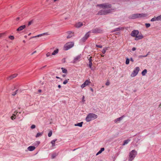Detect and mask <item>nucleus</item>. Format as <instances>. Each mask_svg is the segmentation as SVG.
Returning a JSON list of instances; mask_svg holds the SVG:
<instances>
[{"label": "nucleus", "mask_w": 161, "mask_h": 161, "mask_svg": "<svg viewBox=\"0 0 161 161\" xmlns=\"http://www.w3.org/2000/svg\"><path fill=\"white\" fill-rule=\"evenodd\" d=\"M123 117V116H122L120 117L117 118V119H115L114 120V122L115 123H117L118 121H120L121 120H122V119Z\"/></svg>", "instance_id": "412c9836"}, {"label": "nucleus", "mask_w": 161, "mask_h": 161, "mask_svg": "<svg viewBox=\"0 0 161 161\" xmlns=\"http://www.w3.org/2000/svg\"><path fill=\"white\" fill-rule=\"evenodd\" d=\"M36 51H34L33 53H32L31 54V55L33 54L34 53H36Z\"/></svg>", "instance_id": "09e8293b"}, {"label": "nucleus", "mask_w": 161, "mask_h": 161, "mask_svg": "<svg viewBox=\"0 0 161 161\" xmlns=\"http://www.w3.org/2000/svg\"><path fill=\"white\" fill-rule=\"evenodd\" d=\"M101 57H103L104 56V55H103V54H101Z\"/></svg>", "instance_id": "5fc2aeb1"}, {"label": "nucleus", "mask_w": 161, "mask_h": 161, "mask_svg": "<svg viewBox=\"0 0 161 161\" xmlns=\"http://www.w3.org/2000/svg\"><path fill=\"white\" fill-rule=\"evenodd\" d=\"M59 50L58 49H56V50L54 51L52 53V55H55L58 53V52Z\"/></svg>", "instance_id": "a211bd4d"}, {"label": "nucleus", "mask_w": 161, "mask_h": 161, "mask_svg": "<svg viewBox=\"0 0 161 161\" xmlns=\"http://www.w3.org/2000/svg\"><path fill=\"white\" fill-rule=\"evenodd\" d=\"M90 33V31H89L86 33L85 36L81 39V40L82 42H85L89 36V33Z\"/></svg>", "instance_id": "9d476101"}, {"label": "nucleus", "mask_w": 161, "mask_h": 161, "mask_svg": "<svg viewBox=\"0 0 161 161\" xmlns=\"http://www.w3.org/2000/svg\"><path fill=\"white\" fill-rule=\"evenodd\" d=\"M17 91L18 90H17L15 92H13V93L12 94V95L14 96L15 95H16L17 93Z\"/></svg>", "instance_id": "58836bf2"}, {"label": "nucleus", "mask_w": 161, "mask_h": 161, "mask_svg": "<svg viewBox=\"0 0 161 161\" xmlns=\"http://www.w3.org/2000/svg\"><path fill=\"white\" fill-rule=\"evenodd\" d=\"M90 90L92 91V92H93V90L92 88H91Z\"/></svg>", "instance_id": "603ef678"}, {"label": "nucleus", "mask_w": 161, "mask_h": 161, "mask_svg": "<svg viewBox=\"0 0 161 161\" xmlns=\"http://www.w3.org/2000/svg\"><path fill=\"white\" fill-rule=\"evenodd\" d=\"M63 77H65V75H63Z\"/></svg>", "instance_id": "6e6d98bb"}, {"label": "nucleus", "mask_w": 161, "mask_h": 161, "mask_svg": "<svg viewBox=\"0 0 161 161\" xmlns=\"http://www.w3.org/2000/svg\"><path fill=\"white\" fill-rule=\"evenodd\" d=\"M130 141V140L128 139L124 141V143L123 145H124L126 144H127Z\"/></svg>", "instance_id": "bb28decb"}, {"label": "nucleus", "mask_w": 161, "mask_h": 161, "mask_svg": "<svg viewBox=\"0 0 161 161\" xmlns=\"http://www.w3.org/2000/svg\"><path fill=\"white\" fill-rule=\"evenodd\" d=\"M105 84L107 86H109L110 85V82L108 80L107 81Z\"/></svg>", "instance_id": "4c0bfd02"}, {"label": "nucleus", "mask_w": 161, "mask_h": 161, "mask_svg": "<svg viewBox=\"0 0 161 161\" xmlns=\"http://www.w3.org/2000/svg\"><path fill=\"white\" fill-rule=\"evenodd\" d=\"M82 124H83V122H81L80 123H79L77 124H75V126H79L80 127H81L82 126Z\"/></svg>", "instance_id": "cd10ccee"}, {"label": "nucleus", "mask_w": 161, "mask_h": 161, "mask_svg": "<svg viewBox=\"0 0 161 161\" xmlns=\"http://www.w3.org/2000/svg\"><path fill=\"white\" fill-rule=\"evenodd\" d=\"M56 78H57V79H59V78H59V77H58V76H56Z\"/></svg>", "instance_id": "864d4df0"}, {"label": "nucleus", "mask_w": 161, "mask_h": 161, "mask_svg": "<svg viewBox=\"0 0 161 161\" xmlns=\"http://www.w3.org/2000/svg\"><path fill=\"white\" fill-rule=\"evenodd\" d=\"M97 6L100 8L103 9L99 11L97 14L98 15H106L112 12V9H110L111 5L108 3H104L98 4Z\"/></svg>", "instance_id": "f257e3e1"}, {"label": "nucleus", "mask_w": 161, "mask_h": 161, "mask_svg": "<svg viewBox=\"0 0 161 161\" xmlns=\"http://www.w3.org/2000/svg\"><path fill=\"white\" fill-rule=\"evenodd\" d=\"M35 149V147L34 146H30L28 147V149L30 151L34 150Z\"/></svg>", "instance_id": "6ab92c4d"}, {"label": "nucleus", "mask_w": 161, "mask_h": 161, "mask_svg": "<svg viewBox=\"0 0 161 161\" xmlns=\"http://www.w3.org/2000/svg\"><path fill=\"white\" fill-rule=\"evenodd\" d=\"M145 25L147 28H148L150 26V24L149 23H146Z\"/></svg>", "instance_id": "e433bc0d"}, {"label": "nucleus", "mask_w": 161, "mask_h": 161, "mask_svg": "<svg viewBox=\"0 0 161 161\" xmlns=\"http://www.w3.org/2000/svg\"><path fill=\"white\" fill-rule=\"evenodd\" d=\"M136 48L134 47H133V48H132V50L133 51H134L136 50Z\"/></svg>", "instance_id": "49530a36"}, {"label": "nucleus", "mask_w": 161, "mask_h": 161, "mask_svg": "<svg viewBox=\"0 0 161 161\" xmlns=\"http://www.w3.org/2000/svg\"><path fill=\"white\" fill-rule=\"evenodd\" d=\"M42 36V34H40V35H38L36 36L33 37H39L41 36Z\"/></svg>", "instance_id": "c03bdc74"}, {"label": "nucleus", "mask_w": 161, "mask_h": 161, "mask_svg": "<svg viewBox=\"0 0 161 161\" xmlns=\"http://www.w3.org/2000/svg\"><path fill=\"white\" fill-rule=\"evenodd\" d=\"M84 96H83V97H82V102H83V103H84L85 102V100H84Z\"/></svg>", "instance_id": "37998d69"}, {"label": "nucleus", "mask_w": 161, "mask_h": 161, "mask_svg": "<svg viewBox=\"0 0 161 161\" xmlns=\"http://www.w3.org/2000/svg\"><path fill=\"white\" fill-rule=\"evenodd\" d=\"M139 32L137 30L133 31L131 34V35L132 37H135L139 34Z\"/></svg>", "instance_id": "1a4fd4ad"}, {"label": "nucleus", "mask_w": 161, "mask_h": 161, "mask_svg": "<svg viewBox=\"0 0 161 161\" xmlns=\"http://www.w3.org/2000/svg\"><path fill=\"white\" fill-rule=\"evenodd\" d=\"M104 148H103V147L101 148V149L99 151V152L97 153L96 155H98L99 154H100L103 151H104Z\"/></svg>", "instance_id": "5701e85b"}, {"label": "nucleus", "mask_w": 161, "mask_h": 161, "mask_svg": "<svg viewBox=\"0 0 161 161\" xmlns=\"http://www.w3.org/2000/svg\"><path fill=\"white\" fill-rule=\"evenodd\" d=\"M26 26L25 25H23L19 27L17 29V31H21L25 28Z\"/></svg>", "instance_id": "dca6fc26"}, {"label": "nucleus", "mask_w": 161, "mask_h": 161, "mask_svg": "<svg viewBox=\"0 0 161 161\" xmlns=\"http://www.w3.org/2000/svg\"><path fill=\"white\" fill-rule=\"evenodd\" d=\"M35 127H36V126L34 125H33L31 126V128L32 129H33L35 128Z\"/></svg>", "instance_id": "79ce46f5"}, {"label": "nucleus", "mask_w": 161, "mask_h": 161, "mask_svg": "<svg viewBox=\"0 0 161 161\" xmlns=\"http://www.w3.org/2000/svg\"><path fill=\"white\" fill-rule=\"evenodd\" d=\"M102 31V30L99 28H96L93 29L92 31V32L93 33H100Z\"/></svg>", "instance_id": "9b49d317"}, {"label": "nucleus", "mask_w": 161, "mask_h": 161, "mask_svg": "<svg viewBox=\"0 0 161 161\" xmlns=\"http://www.w3.org/2000/svg\"><path fill=\"white\" fill-rule=\"evenodd\" d=\"M147 55H148V54H147L146 55H144V56L140 55L139 56V58L145 57H147Z\"/></svg>", "instance_id": "ea45409f"}, {"label": "nucleus", "mask_w": 161, "mask_h": 161, "mask_svg": "<svg viewBox=\"0 0 161 161\" xmlns=\"http://www.w3.org/2000/svg\"><path fill=\"white\" fill-rule=\"evenodd\" d=\"M52 131H50L48 134V136L49 137H50L52 135Z\"/></svg>", "instance_id": "f704fd0d"}, {"label": "nucleus", "mask_w": 161, "mask_h": 161, "mask_svg": "<svg viewBox=\"0 0 161 161\" xmlns=\"http://www.w3.org/2000/svg\"><path fill=\"white\" fill-rule=\"evenodd\" d=\"M74 35V34L71 32H69V35L67 36V38H71Z\"/></svg>", "instance_id": "f3484780"}, {"label": "nucleus", "mask_w": 161, "mask_h": 161, "mask_svg": "<svg viewBox=\"0 0 161 161\" xmlns=\"http://www.w3.org/2000/svg\"><path fill=\"white\" fill-rule=\"evenodd\" d=\"M17 19H19V18H17Z\"/></svg>", "instance_id": "4d7b16f0"}, {"label": "nucleus", "mask_w": 161, "mask_h": 161, "mask_svg": "<svg viewBox=\"0 0 161 161\" xmlns=\"http://www.w3.org/2000/svg\"><path fill=\"white\" fill-rule=\"evenodd\" d=\"M148 15L147 14H132L130 16L131 18L135 19L137 18L144 17Z\"/></svg>", "instance_id": "f03ea898"}, {"label": "nucleus", "mask_w": 161, "mask_h": 161, "mask_svg": "<svg viewBox=\"0 0 161 161\" xmlns=\"http://www.w3.org/2000/svg\"><path fill=\"white\" fill-rule=\"evenodd\" d=\"M97 117V115L93 114H89L86 118V120L87 122H89L93 120Z\"/></svg>", "instance_id": "7ed1b4c3"}, {"label": "nucleus", "mask_w": 161, "mask_h": 161, "mask_svg": "<svg viewBox=\"0 0 161 161\" xmlns=\"http://www.w3.org/2000/svg\"><path fill=\"white\" fill-rule=\"evenodd\" d=\"M4 34V33H0V38Z\"/></svg>", "instance_id": "a18cd8bd"}, {"label": "nucleus", "mask_w": 161, "mask_h": 161, "mask_svg": "<svg viewBox=\"0 0 161 161\" xmlns=\"http://www.w3.org/2000/svg\"><path fill=\"white\" fill-rule=\"evenodd\" d=\"M31 23H32V21H30V22H29V23H28V25H30L31 24Z\"/></svg>", "instance_id": "de8ad7c7"}, {"label": "nucleus", "mask_w": 161, "mask_h": 161, "mask_svg": "<svg viewBox=\"0 0 161 161\" xmlns=\"http://www.w3.org/2000/svg\"><path fill=\"white\" fill-rule=\"evenodd\" d=\"M136 154V152L134 150H132L130 153L129 160L131 161L135 157Z\"/></svg>", "instance_id": "39448f33"}, {"label": "nucleus", "mask_w": 161, "mask_h": 161, "mask_svg": "<svg viewBox=\"0 0 161 161\" xmlns=\"http://www.w3.org/2000/svg\"><path fill=\"white\" fill-rule=\"evenodd\" d=\"M140 70V68L138 67H137L134 70L133 72L131 74V77H134L136 76L138 74L139 71Z\"/></svg>", "instance_id": "423d86ee"}, {"label": "nucleus", "mask_w": 161, "mask_h": 161, "mask_svg": "<svg viewBox=\"0 0 161 161\" xmlns=\"http://www.w3.org/2000/svg\"><path fill=\"white\" fill-rule=\"evenodd\" d=\"M17 74H13V75L9 76V77L8 78V79L9 80H11V79L15 77H16L17 76Z\"/></svg>", "instance_id": "4be33fe9"}, {"label": "nucleus", "mask_w": 161, "mask_h": 161, "mask_svg": "<svg viewBox=\"0 0 161 161\" xmlns=\"http://www.w3.org/2000/svg\"><path fill=\"white\" fill-rule=\"evenodd\" d=\"M130 59L128 58H127L126 60L125 64H128L129 63Z\"/></svg>", "instance_id": "c756f323"}, {"label": "nucleus", "mask_w": 161, "mask_h": 161, "mask_svg": "<svg viewBox=\"0 0 161 161\" xmlns=\"http://www.w3.org/2000/svg\"><path fill=\"white\" fill-rule=\"evenodd\" d=\"M43 134V132H41V133H40V132H39V133H38L36 135V138H37V137H38L39 136H42V134Z\"/></svg>", "instance_id": "393cba45"}, {"label": "nucleus", "mask_w": 161, "mask_h": 161, "mask_svg": "<svg viewBox=\"0 0 161 161\" xmlns=\"http://www.w3.org/2000/svg\"><path fill=\"white\" fill-rule=\"evenodd\" d=\"M57 155V154L56 153H53L52 155V158H55L56 156Z\"/></svg>", "instance_id": "7c9ffc66"}, {"label": "nucleus", "mask_w": 161, "mask_h": 161, "mask_svg": "<svg viewBox=\"0 0 161 161\" xmlns=\"http://www.w3.org/2000/svg\"><path fill=\"white\" fill-rule=\"evenodd\" d=\"M160 20H161V15L157 17H155L151 20V21L152 22Z\"/></svg>", "instance_id": "6e6552de"}, {"label": "nucleus", "mask_w": 161, "mask_h": 161, "mask_svg": "<svg viewBox=\"0 0 161 161\" xmlns=\"http://www.w3.org/2000/svg\"><path fill=\"white\" fill-rule=\"evenodd\" d=\"M69 79L68 80H65L63 82V84L64 85L66 84L68 82V80H69Z\"/></svg>", "instance_id": "72a5a7b5"}, {"label": "nucleus", "mask_w": 161, "mask_h": 161, "mask_svg": "<svg viewBox=\"0 0 161 161\" xmlns=\"http://www.w3.org/2000/svg\"><path fill=\"white\" fill-rule=\"evenodd\" d=\"M96 47H99V48H102V45H96Z\"/></svg>", "instance_id": "a19ab883"}, {"label": "nucleus", "mask_w": 161, "mask_h": 161, "mask_svg": "<svg viewBox=\"0 0 161 161\" xmlns=\"http://www.w3.org/2000/svg\"><path fill=\"white\" fill-rule=\"evenodd\" d=\"M57 141V139L52 140L51 142V143L52 144V147H54L55 146V142Z\"/></svg>", "instance_id": "a878e982"}, {"label": "nucleus", "mask_w": 161, "mask_h": 161, "mask_svg": "<svg viewBox=\"0 0 161 161\" xmlns=\"http://www.w3.org/2000/svg\"><path fill=\"white\" fill-rule=\"evenodd\" d=\"M51 55H52V54L50 52H48L46 54V56L47 57L50 56Z\"/></svg>", "instance_id": "c9c22d12"}, {"label": "nucleus", "mask_w": 161, "mask_h": 161, "mask_svg": "<svg viewBox=\"0 0 161 161\" xmlns=\"http://www.w3.org/2000/svg\"><path fill=\"white\" fill-rule=\"evenodd\" d=\"M92 57H90V58H89V59H88V60H89V67H90V68L92 70Z\"/></svg>", "instance_id": "f8f14e48"}, {"label": "nucleus", "mask_w": 161, "mask_h": 161, "mask_svg": "<svg viewBox=\"0 0 161 161\" xmlns=\"http://www.w3.org/2000/svg\"><path fill=\"white\" fill-rule=\"evenodd\" d=\"M74 46V43L73 42H68L64 45V50H67L73 47Z\"/></svg>", "instance_id": "20e7f679"}, {"label": "nucleus", "mask_w": 161, "mask_h": 161, "mask_svg": "<svg viewBox=\"0 0 161 161\" xmlns=\"http://www.w3.org/2000/svg\"><path fill=\"white\" fill-rule=\"evenodd\" d=\"M130 60L131 61H132V62H133V61H134V60H133V59L132 58H130Z\"/></svg>", "instance_id": "8fccbe9b"}, {"label": "nucleus", "mask_w": 161, "mask_h": 161, "mask_svg": "<svg viewBox=\"0 0 161 161\" xmlns=\"http://www.w3.org/2000/svg\"><path fill=\"white\" fill-rule=\"evenodd\" d=\"M17 116V113L16 112H14V114H13V115L11 117V119L13 120Z\"/></svg>", "instance_id": "aec40b11"}, {"label": "nucleus", "mask_w": 161, "mask_h": 161, "mask_svg": "<svg viewBox=\"0 0 161 161\" xmlns=\"http://www.w3.org/2000/svg\"><path fill=\"white\" fill-rule=\"evenodd\" d=\"M58 87L59 88H60L61 87V86L60 85H58Z\"/></svg>", "instance_id": "3c124183"}, {"label": "nucleus", "mask_w": 161, "mask_h": 161, "mask_svg": "<svg viewBox=\"0 0 161 161\" xmlns=\"http://www.w3.org/2000/svg\"><path fill=\"white\" fill-rule=\"evenodd\" d=\"M107 49V48H106V49H103L102 51V53L103 54H104L106 52V50Z\"/></svg>", "instance_id": "473e14b6"}, {"label": "nucleus", "mask_w": 161, "mask_h": 161, "mask_svg": "<svg viewBox=\"0 0 161 161\" xmlns=\"http://www.w3.org/2000/svg\"><path fill=\"white\" fill-rule=\"evenodd\" d=\"M83 24L82 22H79L75 24V26L77 28H80L83 25Z\"/></svg>", "instance_id": "4468645a"}, {"label": "nucleus", "mask_w": 161, "mask_h": 161, "mask_svg": "<svg viewBox=\"0 0 161 161\" xmlns=\"http://www.w3.org/2000/svg\"><path fill=\"white\" fill-rule=\"evenodd\" d=\"M81 57V55H79L76 56L74 59V63L77 62V61H79Z\"/></svg>", "instance_id": "ddd939ff"}, {"label": "nucleus", "mask_w": 161, "mask_h": 161, "mask_svg": "<svg viewBox=\"0 0 161 161\" xmlns=\"http://www.w3.org/2000/svg\"><path fill=\"white\" fill-rule=\"evenodd\" d=\"M61 69L62 70V72L64 73H67V70L66 69H65L64 68H61Z\"/></svg>", "instance_id": "c85d7f7f"}, {"label": "nucleus", "mask_w": 161, "mask_h": 161, "mask_svg": "<svg viewBox=\"0 0 161 161\" xmlns=\"http://www.w3.org/2000/svg\"><path fill=\"white\" fill-rule=\"evenodd\" d=\"M8 38L11 40H13L14 39V37L13 36H10Z\"/></svg>", "instance_id": "2f4dec72"}, {"label": "nucleus", "mask_w": 161, "mask_h": 161, "mask_svg": "<svg viewBox=\"0 0 161 161\" xmlns=\"http://www.w3.org/2000/svg\"><path fill=\"white\" fill-rule=\"evenodd\" d=\"M91 83L90 80H87L85 81L81 86V87L83 88L87 86H88Z\"/></svg>", "instance_id": "0eeeda50"}, {"label": "nucleus", "mask_w": 161, "mask_h": 161, "mask_svg": "<svg viewBox=\"0 0 161 161\" xmlns=\"http://www.w3.org/2000/svg\"><path fill=\"white\" fill-rule=\"evenodd\" d=\"M147 72L146 69H144L142 72V74L143 76L145 75Z\"/></svg>", "instance_id": "b1692460"}, {"label": "nucleus", "mask_w": 161, "mask_h": 161, "mask_svg": "<svg viewBox=\"0 0 161 161\" xmlns=\"http://www.w3.org/2000/svg\"><path fill=\"white\" fill-rule=\"evenodd\" d=\"M143 38V36L141 34V35H137L135 37V40H137L139 39H141Z\"/></svg>", "instance_id": "2eb2a0df"}]
</instances>
